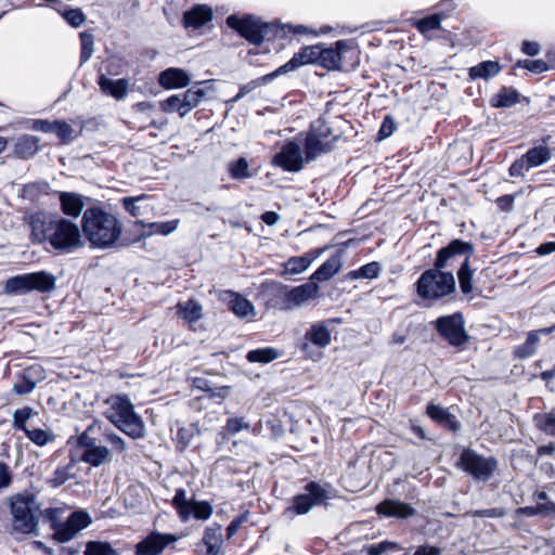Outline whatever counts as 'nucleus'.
I'll use <instances>...</instances> for the list:
<instances>
[{"mask_svg":"<svg viewBox=\"0 0 555 555\" xmlns=\"http://www.w3.org/2000/svg\"><path fill=\"white\" fill-rule=\"evenodd\" d=\"M34 243L48 242L60 253H72L83 246L78 225L61 216L38 211L29 216Z\"/></svg>","mask_w":555,"mask_h":555,"instance_id":"obj_1","label":"nucleus"},{"mask_svg":"<svg viewBox=\"0 0 555 555\" xmlns=\"http://www.w3.org/2000/svg\"><path fill=\"white\" fill-rule=\"evenodd\" d=\"M81 228L90 244L98 248H111L120 238L122 227L117 217L100 207L87 208Z\"/></svg>","mask_w":555,"mask_h":555,"instance_id":"obj_2","label":"nucleus"},{"mask_svg":"<svg viewBox=\"0 0 555 555\" xmlns=\"http://www.w3.org/2000/svg\"><path fill=\"white\" fill-rule=\"evenodd\" d=\"M104 416L119 430L132 439H140L145 436L144 422L135 413L134 405L127 396H111L104 401Z\"/></svg>","mask_w":555,"mask_h":555,"instance_id":"obj_3","label":"nucleus"},{"mask_svg":"<svg viewBox=\"0 0 555 555\" xmlns=\"http://www.w3.org/2000/svg\"><path fill=\"white\" fill-rule=\"evenodd\" d=\"M263 294L264 296L270 295L273 297L267 301L269 307L288 311L305 305L311 299H315L319 296V286L313 282H309L289 288L280 283H271L264 285Z\"/></svg>","mask_w":555,"mask_h":555,"instance_id":"obj_4","label":"nucleus"},{"mask_svg":"<svg viewBox=\"0 0 555 555\" xmlns=\"http://www.w3.org/2000/svg\"><path fill=\"white\" fill-rule=\"evenodd\" d=\"M455 291L452 272L442 271L435 266L423 272L416 282L417 295L423 299H439Z\"/></svg>","mask_w":555,"mask_h":555,"instance_id":"obj_5","label":"nucleus"},{"mask_svg":"<svg viewBox=\"0 0 555 555\" xmlns=\"http://www.w3.org/2000/svg\"><path fill=\"white\" fill-rule=\"evenodd\" d=\"M335 140L336 137L333 135L332 129L325 120L320 118L313 121L305 139L306 160L312 162L330 152Z\"/></svg>","mask_w":555,"mask_h":555,"instance_id":"obj_6","label":"nucleus"},{"mask_svg":"<svg viewBox=\"0 0 555 555\" xmlns=\"http://www.w3.org/2000/svg\"><path fill=\"white\" fill-rule=\"evenodd\" d=\"M38 505L30 494H17L11 499L13 529L21 533H31L37 528Z\"/></svg>","mask_w":555,"mask_h":555,"instance_id":"obj_7","label":"nucleus"},{"mask_svg":"<svg viewBox=\"0 0 555 555\" xmlns=\"http://www.w3.org/2000/svg\"><path fill=\"white\" fill-rule=\"evenodd\" d=\"M98 428L96 423L88 426V428L78 437V446L83 449L81 461L93 466L99 467L109 463L113 459L111 450L98 443L96 438L92 435Z\"/></svg>","mask_w":555,"mask_h":555,"instance_id":"obj_8","label":"nucleus"},{"mask_svg":"<svg viewBox=\"0 0 555 555\" xmlns=\"http://www.w3.org/2000/svg\"><path fill=\"white\" fill-rule=\"evenodd\" d=\"M494 457H485L472 449H464L460 455L459 466L478 480H489L496 469Z\"/></svg>","mask_w":555,"mask_h":555,"instance_id":"obj_9","label":"nucleus"},{"mask_svg":"<svg viewBox=\"0 0 555 555\" xmlns=\"http://www.w3.org/2000/svg\"><path fill=\"white\" fill-rule=\"evenodd\" d=\"M328 499L327 491L317 482H309L305 487V492L293 498L292 505L287 507L284 515L293 517L294 515H305L315 505L323 504Z\"/></svg>","mask_w":555,"mask_h":555,"instance_id":"obj_10","label":"nucleus"},{"mask_svg":"<svg viewBox=\"0 0 555 555\" xmlns=\"http://www.w3.org/2000/svg\"><path fill=\"white\" fill-rule=\"evenodd\" d=\"M227 24L254 44H260L268 31V25L253 16L237 17L236 15H230L227 18Z\"/></svg>","mask_w":555,"mask_h":555,"instance_id":"obj_11","label":"nucleus"},{"mask_svg":"<svg viewBox=\"0 0 555 555\" xmlns=\"http://www.w3.org/2000/svg\"><path fill=\"white\" fill-rule=\"evenodd\" d=\"M438 333L452 346H462L468 340L461 313L440 317L435 322Z\"/></svg>","mask_w":555,"mask_h":555,"instance_id":"obj_12","label":"nucleus"},{"mask_svg":"<svg viewBox=\"0 0 555 555\" xmlns=\"http://www.w3.org/2000/svg\"><path fill=\"white\" fill-rule=\"evenodd\" d=\"M306 160L300 144L295 141H286L282 144L280 152L273 157V165L283 168L288 172H298L302 169Z\"/></svg>","mask_w":555,"mask_h":555,"instance_id":"obj_13","label":"nucleus"},{"mask_svg":"<svg viewBox=\"0 0 555 555\" xmlns=\"http://www.w3.org/2000/svg\"><path fill=\"white\" fill-rule=\"evenodd\" d=\"M551 157L552 151L550 147L545 145L531 147L512 164L509 175L512 177H522L526 171L547 163Z\"/></svg>","mask_w":555,"mask_h":555,"instance_id":"obj_14","label":"nucleus"},{"mask_svg":"<svg viewBox=\"0 0 555 555\" xmlns=\"http://www.w3.org/2000/svg\"><path fill=\"white\" fill-rule=\"evenodd\" d=\"M472 254V244L461 240H453L448 246L438 250L434 266L446 271L448 268L453 267L461 257L469 258Z\"/></svg>","mask_w":555,"mask_h":555,"instance_id":"obj_15","label":"nucleus"},{"mask_svg":"<svg viewBox=\"0 0 555 555\" xmlns=\"http://www.w3.org/2000/svg\"><path fill=\"white\" fill-rule=\"evenodd\" d=\"M352 50V42L348 40H338L332 47L320 44L321 55L319 66L328 70H340L345 55Z\"/></svg>","mask_w":555,"mask_h":555,"instance_id":"obj_16","label":"nucleus"},{"mask_svg":"<svg viewBox=\"0 0 555 555\" xmlns=\"http://www.w3.org/2000/svg\"><path fill=\"white\" fill-rule=\"evenodd\" d=\"M178 538L170 533L151 532L135 545V555H160Z\"/></svg>","mask_w":555,"mask_h":555,"instance_id":"obj_17","label":"nucleus"},{"mask_svg":"<svg viewBox=\"0 0 555 555\" xmlns=\"http://www.w3.org/2000/svg\"><path fill=\"white\" fill-rule=\"evenodd\" d=\"M320 55V44L304 47L297 53H295L287 63L280 66L275 72H273V76L286 74L288 72L297 69L300 66L309 64L319 65Z\"/></svg>","mask_w":555,"mask_h":555,"instance_id":"obj_18","label":"nucleus"},{"mask_svg":"<svg viewBox=\"0 0 555 555\" xmlns=\"http://www.w3.org/2000/svg\"><path fill=\"white\" fill-rule=\"evenodd\" d=\"M218 298L229 305V309L241 319L254 320L256 317L255 306L241 294L232 291H220Z\"/></svg>","mask_w":555,"mask_h":555,"instance_id":"obj_19","label":"nucleus"},{"mask_svg":"<svg viewBox=\"0 0 555 555\" xmlns=\"http://www.w3.org/2000/svg\"><path fill=\"white\" fill-rule=\"evenodd\" d=\"M91 522L88 513L83 511L74 512L67 521L55 530V537L61 542L72 540L80 530L87 528Z\"/></svg>","mask_w":555,"mask_h":555,"instance_id":"obj_20","label":"nucleus"},{"mask_svg":"<svg viewBox=\"0 0 555 555\" xmlns=\"http://www.w3.org/2000/svg\"><path fill=\"white\" fill-rule=\"evenodd\" d=\"M332 321L325 320L320 322H314L310 325V327L306 331L304 339L306 343L302 345V349L307 350L308 343L319 347L325 348L331 344V330L330 324Z\"/></svg>","mask_w":555,"mask_h":555,"instance_id":"obj_21","label":"nucleus"},{"mask_svg":"<svg viewBox=\"0 0 555 555\" xmlns=\"http://www.w3.org/2000/svg\"><path fill=\"white\" fill-rule=\"evenodd\" d=\"M376 513L386 517L409 518L415 515V509L408 503L387 499L376 506Z\"/></svg>","mask_w":555,"mask_h":555,"instance_id":"obj_22","label":"nucleus"},{"mask_svg":"<svg viewBox=\"0 0 555 555\" xmlns=\"http://www.w3.org/2000/svg\"><path fill=\"white\" fill-rule=\"evenodd\" d=\"M191 76L182 68L170 67L158 75V83L165 89H179L189 86Z\"/></svg>","mask_w":555,"mask_h":555,"instance_id":"obj_23","label":"nucleus"},{"mask_svg":"<svg viewBox=\"0 0 555 555\" xmlns=\"http://www.w3.org/2000/svg\"><path fill=\"white\" fill-rule=\"evenodd\" d=\"M43 369L39 365L26 369L22 377L13 385V391L17 395L30 393L37 385L39 378H42Z\"/></svg>","mask_w":555,"mask_h":555,"instance_id":"obj_24","label":"nucleus"},{"mask_svg":"<svg viewBox=\"0 0 555 555\" xmlns=\"http://www.w3.org/2000/svg\"><path fill=\"white\" fill-rule=\"evenodd\" d=\"M212 18V11L206 4H198L186 11L183 15V24L185 27L199 28Z\"/></svg>","mask_w":555,"mask_h":555,"instance_id":"obj_25","label":"nucleus"},{"mask_svg":"<svg viewBox=\"0 0 555 555\" xmlns=\"http://www.w3.org/2000/svg\"><path fill=\"white\" fill-rule=\"evenodd\" d=\"M98 83L103 93L108 94L116 100H122L128 93L129 81L124 78L113 80L107 78L105 75H101Z\"/></svg>","mask_w":555,"mask_h":555,"instance_id":"obj_26","label":"nucleus"},{"mask_svg":"<svg viewBox=\"0 0 555 555\" xmlns=\"http://www.w3.org/2000/svg\"><path fill=\"white\" fill-rule=\"evenodd\" d=\"M59 198L61 209L64 215L73 218H77L80 216L85 207L82 195L72 192H61Z\"/></svg>","mask_w":555,"mask_h":555,"instance_id":"obj_27","label":"nucleus"},{"mask_svg":"<svg viewBox=\"0 0 555 555\" xmlns=\"http://www.w3.org/2000/svg\"><path fill=\"white\" fill-rule=\"evenodd\" d=\"M28 280L29 292L38 291L40 293H49L55 288L56 279L47 271L26 273Z\"/></svg>","mask_w":555,"mask_h":555,"instance_id":"obj_28","label":"nucleus"},{"mask_svg":"<svg viewBox=\"0 0 555 555\" xmlns=\"http://www.w3.org/2000/svg\"><path fill=\"white\" fill-rule=\"evenodd\" d=\"M39 138L30 134H24L16 139L14 144V153L17 157L29 159L34 157L40 150Z\"/></svg>","mask_w":555,"mask_h":555,"instance_id":"obj_29","label":"nucleus"},{"mask_svg":"<svg viewBox=\"0 0 555 555\" xmlns=\"http://www.w3.org/2000/svg\"><path fill=\"white\" fill-rule=\"evenodd\" d=\"M426 412L431 420L453 431L460 428V423L456 421L455 416L450 414L449 411L441 405L429 403Z\"/></svg>","mask_w":555,"mask_h":555,"instance_id":"obj_30","label":"nucleus"},{"mask_svg":"<svg viewBox=\"0 0 555 555\" xmlns=\"http://www.w3.org/2000/svg\"><path fill=\"white\" fill-rule=\"evenodd\" d=\"M555 331V325L551 327L541 328L539 331H532L528 333L526 341L517 347L515 350V353L518 358L525 359L531 357L537 349V346L540 340V333L543 334H551Z\"/></svg>","mask_w":555,"mask_h":555,"instance_id":"obj_31","label":"nucleus"},{"mask_svg":"<svg viewBox=\"0 0 555 555\" xmlns=\"http://www.w3.org/2000/svg\"><path fill=\"white\" fill-rule=\"evenodd\" d=\"M343 267L341 253L330 257L312 275L311 280L327 281Z\"/></svg>","mask_w":555,"mask_h":555,"instance_id":"obj_32","label":"nucleus"},{"mask_svg":"<svg viewBox=\"0 0 555 555\" xmlns=\"http://www.w3.org/2000/svg\"><path fill=\"white\" fill-rule=\"evenodd\" d=\"M322 249L315 251L314 256H311L310 254L299 256V257H292L284 263V275H293V274H299L304 271H306L319 255H321Z\"/></svg>","mask_w":555,"mask_h":555,"instance_id":"obj_33","label":"nucleus"},{"mask_svg":"<svg viewBox=\"0 0 555 555\" xmlns=\"http://www.w3.org/2000/svg\"><path fill=\"white\" fill-rule=\"evenodd\" d=\"M221 526L208 527L203 537L206 546V555H219L222 544Z\"/></svg>","mask_w":555,"mask_h":555,"instance_id":"obj_34","label":"nucleus"},{"mask_svg":"<svg viewBox=\"0 0 555 555\" xmlns=\"http://www.w3.org/2000/svg\"><path fill=\"white\" fill-rule=\"evenodd\" d=\"M179 315L189 324H193L203 317V306L194 299L177 305Z\"/></svg>","mask_w":555,"mask_h":555,"instance_id":"obj_35","label":"nucleus"},{"mask_svg":"<svg viewBox=\"0 0 555 555\" xmlns=\"http://www.w3.org/2000/svg\"><path fill=\"white\" fill-rule=\"evenodd\" d=\"M137 223L143 227V236H151L154 234L169 235L178 228L179 220H170L166 222H151L147 224H143L142 221H138Z\"/></svg>","mask_w":555,"mask_h":555,"instance_id":"obj_36","label":"nucleus"},{"mask_svg":"<svg viewBox=\"0 0 555 555\" xmlns=\"http://www.w3.org/2000/svg\"><path fill=\"white\" fill-rule=\"evenodd\" d=\"M501 70L498 62L485 61L469 68V77L472 79H489L496 76Z\"/></svg>","mask_w":555,"mask_h":555,"instance_id":"obj_37","label":"nucleus"},{"mask_svg":"<svg viewBox=\"0 0 555 555\" xmlns=\"http://www.w3.org/2000/svg\"><path fill=\"white\" fill-rule=\"evenodd\" d=\"M281 352L273 347L254 349L247 352L246 359L251 363H270L280 358Z\"/></svg>","mask_w":555,"mask_h":555,"instance_id":"obj_38","label":"nucleus"},{"mask_svg":"<svg viewBox=\"0 0 555 555\" xmlns=\"http://www.w3.org/2000/svg\"><path fill=\"white\" fill-rule=\"evenodd\" d=\"M3 292L8 295H23L29 293L27 275L20 274L10 278L3 286Z\"/></svg>","mask_w":555,"mask_h":555,"instance_id":"obj_39","label":"nucleus"},{"mask_svg":"<svg viewBox=\"0 0 555 555\" xmlns=\"http://www.w3.org/2000/svg\"><path fill=\"white\" fill-rule=\"evenodd\" d=\"M519 101V93L512 88H503L495 94L491 104L493 107H511Z\"/></svg>","mask_w":555,"mask_h":555,"instance_id":"obj_40","label":"nucleus"},{"mask_svg":"<svg viewBox=\"0 0 555 555\" xmlns=\"http://www.w3.org/2000/svg\"><path fill=\"white\" fill-rule=\"evenodd\" d=\"M473 274L474 270L470 269L469 259L468 257H465L461 262V267L457 271L460 287L464 294H469L473 292Z\"/></svg>","mask_w":555,"mask_h":555,"instance_id":"obj_41","label":"nucleus"},{"mask_svg":"<svg viewBox=\"0 0 555 555\" xmlns=\"http://www.w3.org/2000/svg\"><path fill=\"white\" fill-rule=\"evenodd\" d=\"M193 500H188L186 491L184 489H178L172 499V505L177 509L180 518L186 521L190 518V506Z\"/></svg>","mask_w":555,"mask_h":555,"instance_id":"obj_42","label":"nucleus"},{"mask_svg":"<svg viewBox=\"0 0 555 555\" xmlns=\"http://www.w3.org/2000/svg\"><path fill=\"white\" fill-rule=\"evenodd\" d=\"M25 434L30 441L39 447H44L55 440L54 433L49 429L27 428Z\"/></svg>","mask_w":555,"mask_h":555,"instance_id":"obj_43","label":"nucleus"},{"mask_svg":"<svg viewBox=\"0 0 555 555\" xmlns=\"http://www.w3.org/2000/svg\"><path fill=\"white\" fill-rule=\"evenodd\" d=\"M229 173L232 179L244 180L250 178L253 175L249 170L248 162L245 157L231 162L228 166Z\"/></svg>","mask_w":555,"mask_h":555,"instance_id":"obj_44","label":"nucleus"},{"mask_svg":"<svg viewBox=\"0 0 555 555\" xmlns=\"http://www.w3.org/2000/svg\"><path fill=\"white\" fill-rule=\"evenodd\" d=\"M206 92L202 88L193 87L182 93V102H184L185 112L189 114L193 108L199 105Z\"/></svg>","mask_w":555,"mask_h":555,"instance_id":"obj_45","label":"nucleus"},{"mask_svg":"<svg viewBox=\"0 0 555 555\" xmlns=\"http://www.w3.org/2000/svg\"><path fill=\"white\" fill-rule=\"evenodd\" d=\"M214 508L207 501H194L190 506V517L193 516L199 520H207L212 515Z\"/></svg>","mask_w":555,"mask_h":555,"instance_id":"obj_46","label":"nucleus"},{"mask_svg":"<svg viewBox=\"0 0 555 555\" xmlns=\"http://www.w3.org/2000/svg\"><path fill=\"white\" fill-rule=\"evenodd\" d=\"M85 555H119L109 543L89 541L86 545Z\"/></svg>","mask_w":555,"mask_h":555,"instance_id":"obj_47","label":"nucleus"},{"mask_svg":"<svg viewBox=\"0 0 555 555\" xmlns=\"http://www.w3.org/2000/svg\"><path fill=\"white\" fill-rule=\"evenodd\" d=\"M182 93L170 95L167 100L162 102V109L166 113L178 112L180 117H184L186 115L184 102H182Z\"/></svg>","mask_w":555,"mask_h":555,"instance_id":"obj_48","label":"nucleus"},{"mask_svg":"<svg viewBox=\"0 0 555 555\" xmlns=\"http://www.w3.org/2000/svg\"><path fill=\"white\" fill-rule=\"evenodd\" d=\"M276 76H273V73H271L269 75H264V76H262L260 78L254 79V80H251V81L241 86L238 93L232 99V102L240 101L246 94L250 93L251 91H254L259 86H261V85L272 80Z\"/></svg>","mask_w":555,"mask_h":555,"instance_id":"obj_49","label":"nucleus"},{"mask_svg":"<svg viewBox=\"0 0 555 555\" xmlns=\"http://www.w3.org/2000/svg\"><path fill=\"white\" fill-rule=\"evenodd\" d=\"M53 132H55L57 138L64 143H69L77 137L75 129L63 120L54 121Z\"/></svg>","mask_w":555,"mask_h":555,"instance_id":"obj_50","label":"nucleus"},{"mask_svg":"<svg viewBox=\"0 0 555 555\" xmlns=\"http://www.w3.org/2000/svg\"><path fill=\"white\" fill-rule=\"evenodd\" d=\"M534 422L540 429L555 436V410L534 415Z\"/></svg>","mask_w":555,"mask_h":555,"instance_id":"obj_51","label":"nucleus"},{"mask_svg":"<svg viewBox=\"0 0 555 555\" xmlns=\"http://www.w3.org/2000/svg\"><path fill=\"white\" fill-rule=\"evenodd\" d=\"M81 52L80 63L85 64L88 62L93 54L94 37L91 33L83 31L80 34Z\"/></svg>","mask_w":555,"mask_h":555,"instance_id":"obj_52","label":"nucleus"},{"mask_svg":"<svg viewBox=\"0 0 555 555\" xmlns=\"http://www.w3.org/2000/svg\"><path fill=\"white\" fill-rule=\"evenodd\" d=\"M70 469V465L56 467L51 477L48 479V485H50L52 488H57L64 485L72 478Z\"/></svg>","mask_w":555,"mask_h":555,"instance_id":"obj_53","label":"nucleus"},{"mask_svg":"<svg viewBox=\"0 0 555 555\" xmlns=\"http://www.w3.org/2000/svg\"><path fill=\"white\" fill-rule=\"evenodd\" d=\"M35 415V411L29 408L18 409L13 413V426L15 429L25 431L28 427L26 422Z\"/></svg>","mask_w":555,"mask_h":555,"instance_id":"obj_54","label":"nucleus"},{"mask_svg":"<svg viewBox=\"0 0 555 555\" xmlns=\"http://www.w3.org/2000/svg\"><path fill=\"white\" fill-rule=\"evenodd\" d=\"M440 17L438 15H431L425 18H422L415 23L416 28L422 34H426L430 30L440 28Z\"/></svg>","mask_w":555,"mask_h":555,"instance_id":"obj_55","label":"nucleus"},{"mask_svg":"<svg viewBox=\"0 0 555 555\" xmlns=\"http://www.w3.org/2000/svg\"><path fill=\"white\" fill-rule=\"evenodd\" d=\"M104 440L108 442L117 452H125L127 449L126 441L113 430H105L103 433Z\"/></svg>","mask_w":555,"mask_h":555,"instance_id":"obj_56","label":"nucleus"},{"mask_svg":"<svg viewBox=\"0 0 555 555\" xmlns=\"http://www.w3.org/2000/svg\"><path fill=\"white\" fill-rule=\"evenodd\" d=\"M250 425L243 417H231L227 421L225 429L231 435H236L242 430L249 429Z\"/></svg>","mask_w":555,"mask_h":555,"instance_id":"obj_57","label":"nucleus"},{"mask_svg":"<svg viewBox=\"0 0 555 555\" xmlns=\"http://www.w3.org/2000/svg\"><path fill=\"white\" fill-rule=\"evenodd\" d=\"M64 18L74 27H80L86 21L85 14L79 9H72L66 11L64 13Z\"/></svg>","mask_w":555,"mask_h":555,"instance_id":"obj_58","label":"nucleus"},{"mask_svg":"<svg viewBox=\"0 0 555 555\" xmlns=\"http://www.w3.org/2000/svg\"><path fill=\"white\" fill-rule=\"evenodd\" d=\"M517 66L518 67H524L532 73H535V74H539V73H542L544 70L547 69V65L545 62L541 61V60H534V61H530V60H525V61H519L517 63Z\"/></svg>","mask_w":555,"mask_h":555,"instance_id":"obj_59","label":"nucleus"},{"mask_svg":"<svg viewBox=\"0 0 555 555\" xmlns=\"http://www.w3.org/2000/svg\"><path fill=\"white\" fill-rule=\"evenodd\" d=\"M395 129H396V124H395L393 119L390 116H387L384 119V121L380 126V129L378 131V139L384 140V139L389 138L393 133Z\"/></svg>","mask_w":555,"mask_h":555,"instance_id":"obj_60","label":"nucleus"},{"mask_svg":"<svg viewBox=\"0 0 555 555\" xmlns=\"http://www.w3.org/2000/svg\"><path fill=\"white\" fill-rule=\"evenodd\" d=\"M362 279H375L380 272V264L376 261L366 263L361 268Z\"/></svg>","mask_w":555,"mask_h":555,"instance_id":"obj_61","label":"nucleus"},{"mask_svg":"<svg viewBox=\"0 0 555 555\" xmlns=\"http://www.w3.org/2000/svg\"><path fill=\"white\" fill-rule=\"evenodd\" d=\"M142 198H144V195L139 196V197H125L122 199V206L132 216H138L140 214V211H139V207L137 206V202Z\"/></svg>","mask_w":555,"mask_h":555,"instance_id":"obj_62","label":"nucleus"},{"mask_svg":"<svg viewBox=\"0 0 555 555\" xmlns=\"http://www.w3.org/2000/svg\"><path fill=\"white\" fill-rule=\"evenodd\" d=\"M395 543L390 542H382L378 544L371 545L367 548V553L370 555H384L390 547H396Z\"/></svg>","mask_w":555,"mask_h":555,"instance_id":"obj_63","label":"nucleus"},{"mask_svg":"<svg viewBox=\"0 0 555 555\" xmlns=\"http://www.w3.org/2000/svg\"><path fill=\"white\" fill-rule=\"evenodd\" d=\"M442 550L434 545H421L413 555H441Z\"/></svg>","mask_w":555,"mask_h":555,"instance_id":"obj_64","label":"nucleus"}]
</instances>
